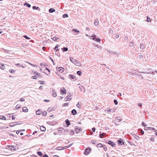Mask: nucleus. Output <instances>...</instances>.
<instances>
[{
  "label": "nucleus",
  "instance_id": "423d86ee",
  "mask_svg": "<svg viewBox=\"0 0 157 157\" xmlns=\"http://www.w3.org/2000/svg\"><path fill=\"white\" fill-rule=\"evenodd\" d=\"M108 144L113 147H114L115 146V143L111 140L109 141L108 143Z\"/></svg>",
  "mask_w": 157,
  "mask_h": 157
},
{
  "label": "nucleus",
  "instance_id": "ddd939ff",
  "mask_svg": "<svg viewBox=\"0 0 157 157\" xmlns=\"http://www.w3.org/2000/svg\"><path fill=\"white\" fill-rule=\"evenodd\" d=\"M72 144H71L68 145L67 146H66L64 147H62V149H64L65 148H69V147H70L71 146Z\"/></svg>",
  "mask_w": 157,
  "mask_h": 157
},
{
  "label": "nucleus",
  "instance_id": "dca6fc26",
  "mask_svg": "<svg viewBox=\"0 0 157 157\" xmlns=\"http://www.w3.org/2000/svg\"><path fill=\"white\" fill-rule=\"evenodd\" d=\"M55 11V10L52 8H51L49 9L48 11L50 13H52Z\"/></svg>",
  "mask_w": 157,
  "mask_h": 157
},
{
  "label": "nucleus",
  "instance_id": "b1692460",
  "mask_svg": "<svg viewBox=\"0 0 157 157\" xmlns=\"http://www.w3.org/2000/svg\"><path fill=\"white\" fill-rule=\"evenodd\" d=\"M16 65L18 67H22L23 68L25 67L23 66L22 65L20 64L19 63L16 64Z\"/></svg>",
  "mask_w": 157,
  "mask_h": 157
},
{
  "label": "nucleus",
  "instance_id": "7c9ffc66",
  "mask_svg": "<svg viewBox=\"0 0 157 157\" xmlns=\"http://www.w3.org/2000/svg\"><path fill=\"white\" fill-rule=\"evenodd\" d=\"M97 147H103V145L101 143H99L97 144Z\"/></svg>",
  "mask_w": 157,
  "mask_h": 157
},
{
  "label": "nucleus",
  "instance_id": "6e6d98bb",
  "mask_svg": "<svg viewBox=\"0 0 157 157\" xmlns=\"http://www.w3.org/2000/svg\"><path fill=\"white\" fill-rule=\"evenodd\" d=\"M49 59L51 60L52 61V62L53 63V64L54 65H55V64L53 60L50 57H49Z\"/></svg>",
  "mask_w": 157,
  "mask_h": 157
},
{
  "label": "nucleus",
  "instance_id": "f257e3e1",
  "mask_svg": "<svg viewBox=\"0 0 157 157\" xmlns=\"http://www.w3.org/2000/svg\"><path fill=\"white\" fill-rule=\"evenodd\" d=\"M82 129L81 127L77 126H76L75 127V133L77 134H78L82 132Z\"/></svg>",
  "mask_w": 157,
  "mask_h": 157
},
{
  "label": "nucleus",
  "instance_id": "8fccbe9b",
  "mask_svg": "<svg viewBox=\"0 0 157 157\" xmlns=\"http://www.w3.org/2000/svg\"><path fill=\"white\" fill-rule=\"evenodd\" d=\"M74 134V132L73 130H71L70 131V134L71 135H73Z\"/></svg>",
  "mask_w": 157,
  "mask_h": 157
},
{
  "label": "nucleus",
  "instance_id": "774afa93",
  "mask_svg": "<svg viewBox=\"0 0 157 157\" xmlns=\"http://www.w3.org/2000/svg\"><path fill=\"white\" fill-rule=\"evenodd\" d=\"M37 77L36 75L32 76L33 78L35 79H37Z\"/></svg>",
  "mask_w": 157,
  "mask_h": 157
},
{
  "label": "nucleus",
  "instance_id": "5701e85b",
  "mask_svg": "<svg viewBox=\"0 0 157 157\" xmlns=\"http://www.w3.org/2000/svg\"><path fill=\"white\" fill-rule=\"evenodd\" d=\"M13 123H10V124L9 125L11 127H13V126H15L16 125H17V124H13Z\"/></svg>",
  "mask_w": 157,
  "mask_h": 157
},
{
  "label": "nucleus",
  "instance_id": "72a5a7b5",
  "mask_svg": "<svg viewBox=\"0 0 157 157\" xmlns=\"http://www.w3.org/2000/svg\"><path fill=\"white\" fill-rule=\"evenodd\" d=\"M134 138L137 140H138L140 139V137L137 135H135L134 136Z\"/></svg>",
  "mask_w": 157,
  "mask_h": 157
},
{
  "label": "nucleus",
  "instance_id": "6ab92c4d",
  "mask_svg": "<svg viewBox=\"0 0 157 157\" xmlns=\"http://www.w3.org/2000/svg\"><path fill=\"white\" fill-rule=\"evenodd\" d=\"M99 24L98 20L97 19H96L94 21V25L96 26H97Z\"/></svg>",
  "mask_w": 157,
  "mask_h": 157
},
{
  "label": "nucleus",
  "instance_id": "cd10ccee",
  "mask_svg": "<svg viewBox=\"0 0 157 157\" xmlns=\"http://www.w3.org/2000/svg\"><path fill=\"white\" fill-rule=\"evenodd\" d=\"M62 49L63 52H66L68 50V48L67 47H63Z\"/></svg>",
  "mask_w": 157,
  "mask_h": 157
},
{
  "label": "nucleus",
  "instance_id": "3c124183",
  "mask_svg": "<svg viewBox=\"0 0 157 157\" xmlns=\"http://www.w3.org/2000/svg\"><path fill=\"white\" fill-rule=\"evenodd\" d=\"M114 102L115 105H117L118 104V102L117 101L116 99H114Z\"/></svg>",
  "mask_w": 157,
  "mask_h": 157
},
{
  "label": "nucleus",
  "instance_id": "e2e57ef3",
  "mask_svg": "<svg viewBox=\"0 0 157 157\" xmlns=\"http://www.w3.org/2000/svg\"><path fill=\"white\" fill-rule=\"evenodd\" d=\"M150 140L152 141H155L154 138L153 137H151L150 139Z\"/></svg>",
  "mask_w": 157,
  "mask_h": 157
},
{
  "label": "nucleus",
  "instance_id": "bf43d9fd",
  "mask_svg": "<svg viewBox=\"0 0 157 157\" xmlns=\"http://www.w3.org/2000/svg\"><path fill=\"white\" fill-rule=\"evenodd\" d=\"M105 151H106L107 150V148L105 146L103 145V147Z\"/></svg>",
  "mask_w": 157,
  "mask_h": 157
},
{
  "label": "nucleus",
  "instance_id": "c9c22d12",
  "mask_svg": "<svg viewBox=\"0 0 157 157\" xmlns=\"http://www.w3.org/2000/svg\"><path fill=\"white\" fill-rule=\"evenodd\" d=\"M0 68L2 70H4L5 68V67L4 65L2 64L1 66L0 65Z\"/></svg>",
  "mask_w": 157,
  "mask_h": 157
},
{
  "label": "nucleus",
  "instance_id": "4be33fe9",
  "mask_svg": "<svg viewBox=\"0 0 157 157\" xmlns=\"http://www.w3.org/2000/svg\"><path fill=\"white\" fill-rule=\"evenodd\" d=\"M59 38L56 37L55 36H54L52 38V39L55 41H57Z\"/></svg>",
  "mask_w": 157,
  "mask_h": 157
},
{
  "label": "nucleus",
  "instance_id": "a18cd8bd",
  "mask_svg": "<svg viewBox=\"0 0 157 157\" xmlns=\"http://www.w3.org/2000/svg\"><path fill=\"white\" fill-rule=\"evenodd\" d=\"M70 61L74 63V60H75L73 58H72L71 57H70Z\"/></svg>",
  "mask_w": 157,
  "mask_h": 157
},
{
  "label": "nucleus",
  "instance_id": "58836bf2",
  "mask_svg": "<svg viewBox=\"0 0 157 157\" xmlns=\"http://www.w3.org/2000/svg\"><path fill=\"white\" fill-rule=\"evenodd\" d=\"M101 39H100L99 38L96 37V38L95 41H97V42H99L101 41Z\"/></svg>",
  "mask_w": 157,
  "mask_h": 157
},
{
  "label": "nucleus",
  "instance_id": "49530a36",
  "mask_svg": "<svg viewBox=\"0 0 157 157\" xmlns=\"http://www.w3.org/2000/svg\"><path fill=\"white\" fill-rule=\"evenodd\" d=\"M68 103H65L64 104H63V105H62V106L63 107V106H68Z\"/></svg>",
  "mask_w": 157,
  "mask_h": 157
},
{
  "label": "nucleus",
  "instance_id": "0e129e2a",
  "mask_svg": "<svg viewBox=\"0 0 157 157\" xmlns=\"http://www.w3.org/2000/svg\"><path fill=\"white\" fill-rule=\"evenodd\" d=\"M140 59H142L143 58V56L142 55H140L139 56Z\"/></svg>",
  "mask_w": 157,
  "mask_h": 157
},
{
  "label": "nucleus",
  "instance_id": "13d9d810",
  "mask_svg": "<svg viewBox=\"0 0 157 157\" xmlns=\"http://www.w3.org/2000/svg\"><path fill=\"white\" fill-rule=\"evenodd\" d=\"M109 53H112L113 54H114V55L116 54L117 53L116 52H109Z\"/></svg>",
  "mask_w": 157,
  "mask_h": 157
},
{
  "label": "nucleus",
  "instance_id": "680f3d73",
  "mask_svg": "<svg viewBox=\"0 0 157 157\" xmlns=\"http://www.w3.org/2000/svg\"><path fill=\"white\" fill-rule=\"evenodd\" d=\"M76 106L78 107L80 109V105L79 103V102L77 104Z\"/></svg>",
  "mask_w": 157,
  "mask_h": 157
},
{
  "label": "nucleus",
  "instance_id": "39448f33",
  "mask_svg": "<svg viewBox=\"0 0 157 157\" xmlns=\"http://www.w3.org/2000/svg\"><path fill=\"white\" fill-rule=\"evenodd\" d=\"M69 77L70 78H71V80H73V81H75L76 80V79L75 78V77L74 75H70Z\"/></svg>",
  "mask_w": 157,
  "mask_h": 157
},
{
  "label": "nucleus",
  "instance_id": "4d7b16f0",
  "mask_svg": "<svg viewBox=\"0 0 157 157\" xmlns=\"http://www.w3.org/2000/svg\"><path fill=\"white\" fill-rule=\"evenodd\" d=\"M9 71H10V72L11 73H14V72L15 71H14L13 69H10L9 70Z\"/></svg>",
  "mask_w": 157,
  "mask_h": 157
},
{
  "label": "nucleus",
  "instance_id": "4c0bfd02",
  "mask_svg": "<svg viewBox=\"0 0 157 157\" xmlns=\"http://www.w3.org/2000/svg\"><path fill=\"white\" fill-rule=\"evenodd\" d=\"M77 73L78 75L81 76L82 73L81 71H78L77 72Z\"/></svg>",
  "mask_w": 157,
  "mask_h": 157
},
{
  "label": "nucleus",
  "instance_id": "aec40b11",
  "mask_svg": "<svg viewBox=\"0 0 157 157\" xmlns=\"http://www.w3.org/2000/svg\"><path fill=\"white\" fill-rule=\"evenodd\" d=\"M116 120L117 122H120L122 120L121 119H120V117H116Z\"/></svg>",
  "mask_w": 157,
  "mask_h": 157
},
{
  "label": "nucleus",
  "instance_id": "338daca9",
  "mask_svg": "<svg viewBox=\"0 0 157 157\" xmlns=\"http://www.w3.org/2000/svg\"><path fill=\"white\" fill-rule=\"evenodd\" d=\"M39 82H40V84H44V82L42 81H39Z\"/></svg>",
  "mask_w": 157,
  "mask_h": 157
},
{
  "label": "nucleus",
  "instance_id": "a19ab883",
  "mask_svg": "<svg viewBox=\"0 0 157 157\" xmlns=\"http://www.w3.org/2000/svg\"><path fill=\"white\" fill-rule=\"evenodd\" d=\"M23 36L24 38H25L26 39L29 40L30 39V38L28 37L27 35H24Z\"/></svg>",
  "mask_w": 157,
  "mask_h": 157
},
{
  "label": "nucleus",
  "instance_id": "79ce46f5",
  "mask_svg": "<svg viewBox=\"0 0 157 157\" xmlns=\"http://www.w3.org/2000/svg\"><path fill=\"white\" fill-rule=\"evenodd\" d=\"M42 113V115L44 116H45L47 114V112L46 111H43Z\"/></svg>",
  "mask_w": 157,
  "mask_h": 157
},
{
  "label": "nucleus",
  "instance_id": "4468645a",
  "mask_svg": "<svg viewBox=\"0 0 157 157\" xmlns=\"http://www.w3.org/2000/svg\"><path fill=\"white\" fill-rule=\"evenodd\" d=\"M105 133H101L100 132L99 134V137L101 138H103L104 137V136L105 135Z\"/></svg>",
  "mask_w": 157,
  "mask_h": 157
},
{
  "label": "nucleus",
  "instance_id": "c756f323",
  "mask_svg": "<svg viewBox=\"0 0 157 157\" xmlns=\"http://www.w3.org/2000/svg\"><path fill=\"white\" fill-rule=\"evenodd\" d=\"M59 46V45H58V44H57V45L55 47V48H54L53 49H54V50H55H55H56V51H59V50H58V48H58V47Z\"/></svg>",
  "mask_w": 157,
  "mask_h": 157
},
{
  "label": "nucleus",
  "instance_id": "bb28decb",
  "mask_svg": "<svg viewBox=\"0 0 157 157\" xmlns=\"http://www.w3.org/2000/svg\"><path fill=\"white\" fill-rule=\"evenodd\" d=\"M0 119L4 120H6V117H5L4 116H3L1 115H0Z\"/></svg>",
  "mask_w": 157,
  "mask_h": 157
},
{
  "label": "nucleus",
  "instance_id": "393cba45",
  "mask_svg": "<svg viewBox=\"0 0 157 157\" xmlns=\"http://www.w3.org/2000/svg\"><path fill=\"white\" fill-rule=\"evenodd\" d=\"M66 98H67V99L65 100L66 101H69V100H68V99L70 100L71 99V97L70 96H67L65 98V99Z\"/></svg>",
  "mask_w": 157,
  "mask_h": 157
},
{
  "label": "nucleus",
  "instance_id": "052dcab7",
  "mask_svg": "<svg viewBox=\"0 0 157 157\" xmlns=\"http://www.w3.org/2000/svg\"><path fill=\"white\" fill-rule=\"evenodd\" d=\"M109 33L111 34H113V31L112 30V29H110V30H109Z\"/></svg>",
  "mask_w": 157,
  "mask_h": 157
},
{
  "label": "nucleus",
  "instance_id": "e433bc0d",
  "mask_svg": "<svg viewBox=\"0 0 157 157\" xmlns=\"http://www.w3.org/2000/svg\"><path fill=\"white\" fill-rule=\"evenodd\" d=\"M146 21L148 22H150L151 21L150 19L148 17H147V19L146 20Z\"/></svg>",
  "mask_w": 157,
  "mask_h": 157
},
{
  "label": "nucleus",
  "instance_id": "5fc2aeb1",
  "mask_svg": "<svg viewBox=\"0 0 157 157\" xmlns=\"http://www.w3.org/2000/svg\"><path fill=\"white\" fill-rule=\"evenodd\" d=\"M62 147H57L56 148V149H57V150H61V149H60V148H62Z\"/></svg>",
  "mask_w": 157,
  "mask_h": 157
},
{
  "label": "nucleus",
  "instance_id": "c85d7f7f",
  "mask_svg": "<svg viewBox=\"0 0 157 157\" xmlns=\"http://www.w3.org/2000/svg\"><path fill=\"white\" fill-rule=\"evenodd\" d=\"M68 17V15L67 13H65L62 16V17L63 18H65L66 17Z\"/></svg>",
  "mask_w": 157,
  "mask_h": 157
},
{
  "label": "nucleus",
  "instance_id": "69168bd1",
  "mask_svg": "<svg viewBox=\"0 0 157 157\" xmlns=\"http://www.w3.org/2000/svg\"><path fill=\"white\" fill-rule=\"evenodd\" d=\"M20 101H25V100L24 98H21L20 99Z\"/></svg>",
  "mask_w": 157,
  "mask_h": 157
},
{
  "label": "nucleus",
  "instance_id": "0eeeda50",
  "mask_svg": "<svg viewBox=\"0 0 157 157\" xmlns=\"http://www.w3.org/2000/svg\"><path fill=\"white\" fill-rule=\"evenodd\" d=\"M63 91L62 89H60L61 90V94H65L66 93V89L64 88L63 87Z\"/></svg>",
  "mask_w": 157,
  "mask_h": 157
},
{
  "label": "nucleus",
  "instance_id": "6e6552de",
  "mask_svg": "<svg viewBox=\"0 0 157 157\" xmlns=\"http://www.w3.org/2000/svg\"><path fill=\"white\" fill-rule=\"evenodd\" d=\"M40 130L43 132H44L46 130L45 127L43 126H41L40 127Z\"/></svg>",
  "mask_w": 157,
  "mask_h": 157
},
{
  "label": "nucleus",
  "instance_id": "603ef678",
  "mask_svg": "<svg viewBox=\"0 0 157 157\" xmlns=\"http://www.w3.org/2000/svg\"><path fill=\"white\" fill-rule=\"evenodd\" d=\"M140 133L142 135H143L144 133V131L141 129L140 130Z\"/></svg>",
  "mask_w": 157,
  "mask_h": 157
},
{
  "label": "nucleus",
  "instance_id": "f3484780",
  "mask_svg": "<svg viewBox=\"0 0 157 157\" xmlns=\"http://www.w3.org/2000/svg\"><path fill=\"white\" fill-rule=\"evenodd\" d=\"M32 8L33 10H38L39 11L40 10V9L38 7H36L35 6H33Z\"/></svg>",
  "mask_w": 157,
  "mask_h": 157
},
{
  "label": "nucleus",
  "instance_id": "2eb2a0df",
  "mask_svg": "<svg viewBox=\"0 0 157 157\" xmlns=\"http://www.w3.org/2000/svg\"><path fill=\"white\" fill-rule=\"evenodd\" d=\"M42 113V111H40V109H38L36 112V114L37 115H40Z\"/></svg>",
  "mask_w": 157,
  "mask_h": 157
},
{
  "label": "nucleus",
  "instance_id": "c03bdc74",
  "mask_svg": "<svg viewBox=\"0 0 157 157\" xmlns=\"http://www.w3.org/2000/svg\"><path fill=\"white\" fill-rule=\"evenodd\" d=\"M73 31H74L75 33H79V31L78 30H77L76 29H73Z\"/></svg>",
  "mask_w": 157,
  "mask_h": 157
},
{
  "label": "nucleus",
  "instance_id": "a878e982",
  "mask_svg": "<svg viewBox=\"0 0 157 157\" xmlns=\"http://www.w3.org/2000/svg\"><path fill=\"white\" fill-rule=\"evenodd\" d=\"M144 44L143 43L140 44V48L142 49H144Z\"/></svg>",
  "mask_w": 157,
  "mask_h": 157
},
{
  "label": "nucleus",
  "instance_id": "412c9836",
  "mask_svg": "<svg viewBox=\"0 0 157 157\" xmlns=\"http://www.w3.org/2000/svg\"><path fill=\"white\" fill-rule=\"evenodd\" d=\"M37 154L39 156H40L41 157H42V156H43V154H42V152L41 151H38L37 152Z\"/></svg>",
  "mask_w": 157,
  "mask_h": 157
},
{
  "label": "nucleus",
  "instance_id": "f03ea898",
  "mask_svg": "<svg viewBox=\"0 0 157 157\" xmlns=\"http://www.w3.org/2000/svg\"><path fill=\"white\" fill-rule=\"evenodd\" d=\"M91 149L90 147L86 148L85 149L84 154L86 155H87L89 154L90 151H91Z\"/></svg>",
  "mask_w": 157,
  "mask_h": 157
},
{
  "label": "nucleus",
  "instance_id": "20e7f679",
  "mask_svg": "<svg viewBox=\"0 0 157 157\" xmlns=\"http://www.w3.org/2000/svg\"><path fill=\"white\" fill-rule=\"evenodd\" d=\"M51 89L52 96L54 97H56L57 94L55 90L53 88H52Z\"/></svg>",
  "mask_w": 157,
  "mask_h": 157
},
{
  "label": "nucleus",
  "instance_id": "9d476101",
  "mask_svg": "<svg viewBox=\"0 0 157 157\" xmlns=\"http://www.w3.org/2000/svg\"><path fill=\"white\" fill-rule=\"evenodd\" d=\"M67 127H68L70 124V122L69 120L67 119L65 121Z\"/></svg>",
  "mask_w": 157,
  "mask_h": 157
},
{
  "label": "nucleus",
  "instance_id": "2f4dec72",
  "mask_svg": "<svg viewBox=\"0 0 157 157\" xmlns=\"http://www.w3.org/2000/svg\"><path fill=\"white\" fill-rule=\"evenodd\" d=\"M91 143L94 144H96L97 143V142L96 141H95V140H92L91 141Z\"/></svg>",
  "mask_w": 157,
  "mask_h": 157
},
{
  "label": "nucleus",
  "instance_id": "864d4df0",
  "mask_svg": "<svg viewBox=\"0 0 157 157\" xmlns=\"http://www.w3.org/2000/svg\"><path fill=\"white\" fill-rule=\"evenodd\" d=\"M47 110L49 112H51V111H52V107L49 108Z\"/></svg>",
  "mask_w": 157,
  "mask_h": 157
},
{
  "label": "nucleus",
  "instance_id": "7ed1b4c3",
  "mask_svg": "<svg viewBox=\"0 0 157 157\" xmlns=\"http://www.w3.org/2000/svg\"><path fill=\"white\" fill-rule=\"evenodd\" d=\"M117 142L119 145H124V142L123 140L121 138H120L117 140Z\"/></svg>",
  "mask_w": 157,
  "mask_h": 157
},
{
  "label": "nucleus",
  "instance_id": "a211bd4d",
  "mask_svg": "<svg viewBox=\"0 0 157 157\" xmlns=\"http://www.w3.org/2000/svg\"><path fill=\"white\" fill-rule=\"evenodd\" d=\"M23 111L24 112H27L28 111V109L26 107H24L22 109Z\"/></svg>",
  "mask_w": 157,
  "mask_h": 157
},
{
  "label": "nucleus",
  "instance_id": "9b49d317",
  "mask_svg": "<svg viewBox=\"0 0 157 157\" xmlns=\"http://www.w3.org/2000/svg\"><path fill=\"white\" fill-rule=\"evenodd\" d=\"M64 69L62 67H59L58 70L61 73H62V72L63 71Z\"/></svg>",
  "mask_w": 157,
  "mask_h": 157
},
{
  "label": "nucleus",
  "instance_id": "1a4fd4ad",
  "mask_svg": "<svg viewBox=\"0 0 157 157\" xmlns=\"http://www.w3.org/2000/svg\"><path fill=\"white\" fill-rule=\"evenodd\" d=\"M71 113L72 115H75L77 114V112L75 109H73V110H72Z\"/></svg>",
  "mask_w": 157,
  "mask_h": 157
},
{
  "label": "nucleus",
  "instance_id": "473e14b6",
  "mask_svg": "<svg viewBox=\"0 0 157 157\" xmlns=\"http://www.w3.org/2000/svg\"><path fill=\"white\" fill-rule=\"evenodd\" d=\"M24 5H26L27 7H28L29 8L31 6V5L29 4L28 3L26 2L25 3V4H24Z\"/></svg>",
  "mask_w": 157,
  "mask_h": 157
},
{
  "label": "nucleus",
  "instance_id": "37998d69",
  "mask_svg": "<svg viewBox=\"0 0 157 157\" xmlns=\"http://www.w3.org/2000/svg\"><path fill=\"white\" fill-rule=\"evenodd\" d=\"M90 37H93L92 39L94 40H95L96 38V36L95 35H93L90 36Z\"/></svg>",
  "mask_w": 157,
  "mask_h": 157
},
{
  "label": "nucleus",
  "instance_id": "de8ad7c7",
  "mask_svg": "<svg viewBox=\"0 0 157 157\" xmlns=\"http://www.w3.org/2000/svg\"><path fill=\"white\" fill-rule=\"evenodd\" d=\"M132 42H132H130L129 43V46L130 47H132L133 46V44Z\"/></svg>",
  "mask_w": 157,
  "mask_h": 157
},
{
  "label": "nucleus",
  "instance_id": "f704fd0d",
  "mask_svg": "<svg viewBox=\"0 0 157 157\" xmlns=\"http://www.w3.org/2000/svg\"><path fill=\"white\" fill-rule=\"evenodd\" d=\"M74 63L75 65H78L79 63V62L77 61L75 59V60H74Z\"/></svg>",
  "mask_w": 157,
  "mask_h": 157
},
{
  "label": "nucleus",
  "instance_id": "f8f14e48",
  "mask_svg": "<svg viewBox=\"0 0 157 157\" xmlns=\"http://www.w3.org/2000/svg\"><path fill=\"white\" fill-rule=\"evenodd\" d=\"M7 147H8L9 148H10V147H12V148H10V149L11 150V151H15V150H16V149H15V147H14V146H12V145H8L7 146Z\"/></svg>",
  "mask_w": 157,
  "mask_h": 157
},
{
  "label": "nucleus",
  "instance_id": "ea45409f",
  "mask_svg": "<svg viewBox=\"0 0 157 157\" xmlns=\"http://www.w3.org/2000/svg\"><path fill=\"white\" fill-rule=\"evenodd\" d=\"M21 107V105H17L16 106V109H19Z\"/></svg>",
  "mask_w": 157,
  "mask_h": 157
},
{
  "label": "nucleus",
  "instance_id": "09e8293b",
  "mask_svg": "<svg viewBox=\"0 0 157 157\" xmlns=\"http://www.w3.org/2000/svg\"><path fill=\"white\" fill-rule=\"evenodd\" d=\"M34 74L36 75H38V77H39L40 76V74L38 72H37L36 71H34Z\"/></svg>",
  "mask_w": 157,
  "mask_h": 157
}]
</instances>
